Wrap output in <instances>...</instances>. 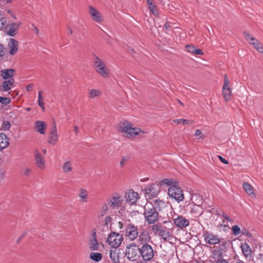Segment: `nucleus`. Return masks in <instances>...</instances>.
Returning <instances> with one entry per match:
<instances>
[{
  "instance_id": "obj_42",
  "label": "nucleus",
  "mask_w": 263,
  "mask_h": 263,
  "mask_svg": "<svg viewBox=\"0 0 263 263\" xmlns=\"http://www.w3.org/2000/svg\"><path fill=\"white\" fill-rule=\"evenodd\" d=\"M6 19L3 14H0V29H3L5 27Z\"/></svg>"
},
{
  "instance_id": "obj_45",
  "label": "nucleus",
  "mask_w": 263,
  "mask_h": 263,
  "mask_svg": "<svg viewBox=\"0 0 263 263\" xmlns=\"http://www.w3.org/2000/svg\"><path fill=\"white\" fill-rule=\"evenodd\" d=\"M31 172V169L30 167H27L24 168L23 174L25 176H28Z\"/></svg>"
},
{
  "instance_id": "obj_44",
  "label": "nucleus",
  "mask_w": 263,
  "mask_h": 263,
  "mask_svg": "<svg viewBox=\"0 0 263 263\" xmlns=\"http://www.w3.org/2000/svg\"><path fill=\"white\" fill-rule=\"evenodd\" d=\"M109 205L107 203H104L103 205L102 206L101 210V215H104L108 210V206Z\"/></svg>"
},
{
  "instance_id": "obj_25",
  "label": "nucleus",
  "mask_w": 263,
  "mask_h": 263,
  "mask_svg": "<svg viewBox=\"0 0 263 263\" xmlns=\"http://www.w3.org/2000/svg\"><path fill=\"white\" fill-rule=\"evenodd\" d=\"M46 124L44 121H37L35 122V130L41 134H45V129L46 128Z\"/></svg>"
},
{
  "instance_id": "obj_37",
  "label": "nucleus",
  "mask_w": 263,
  "mask_h": 263,
  "mask_svg": "<svg viewBox=\"0 0 263 263\" xmlns=\"http://www.w3.org/2000/svg\"><path fill=\"white\" fill-rule=\"evenodd\" d=\"M11 100L9 97H2L0 96V103L3 106H6L10 104Z\"/></svg>"
},
{
  "instance_id": "obj_30",
  "label": "nucleus",
  "mask_w": 263,
  "mask_h": 263,
  "mask_svg": "<svg viewBox=\"0 0 263 263\" xmlns=\"http://www.w3.org/2000/svg\"><path fill=\"white\" fill-rule=\"evenodd\" d=\"M185 48L187 52L199 55L203 54V52L201 50H200V49L196 48L195 46H194L193 45H186Z\"/></svg>"
},
{
  "instance_id": "obj_11",
  "label": "nucleus",
  "mask_w": 263,
  "mask_h": 263,
  "mask_svg": "<svg viewBox=\"0 0 263 263\" xmlns=\"http://www.w3.org/2000/svg\"><path fill=\"white\" fill-rule=\"evenodd\" d=\"M246 40L259 52L263 53V45L255 38L251 36L247 32H244Z\"/></svg>"
},
{
  "instance_id": "obj_24",
  "label": "nucleus",
  "mask_w": 263,
  "mask_h": 263,
  "mask_svg": "<svg viewBox=\"0 0 263 263\" xmlns=\"http://www.w3.org/2000/svg\"><path fill=\"white\" fill-rule=\"evenodd\" d=\"M146 204H150L152 206L156 209V211H161L162 209L164 208L165 206L164 201L160 199H154L151 202L146 203Z\"/></svg>"
},
{
  "instance_id": "obj_31",
  "label": "nucleus",
  "mask_w": 263,
  "mask_h": 263,
  "mask_svg": "<svg viewBox=\"0 0 263 263\" xmlns=\"http://www.w3.org/2000/svg\"><path fill=\"white\" fill-rule=\"evenodd\" d=\"M109 254L110 258L113 262L117 263L119 261V253L116 249L110 250Z\"/></svg>"
},
{
  "instance_id": "obj_19",
  "label": "nucleus",
  "mask_w": 263,
  "mask_h": 263,
  "mask_svg": "<svg viewBox=\"0 0 263 263\" xmlns=\"http://www.w3.org/2000/svg\"><path fill=\"white\" fill-rule=\"evenodd\" d=\"M21 23H12L5 26V31L7 34L11 36H14L16 34Z\"/></svg>"
},
{
  "instance_id": "obj_57",
  "label": "nucleus",
  "mask_w": 263,
  "mask_h": 263,
  "mask_svg": "<svg viewBox=\"0 0 263 263\" xmlns=\"http://www.w3.org/2000/svg\"><path fill=\"white\" fill-rule=\"evenodd\" d=\"M216 263H228V262L225 259H222L217 261Z\"/></svg>"
},
{
  "instance_id": "obj_56",
  "label": "nucleus",
  "mask_w": 263,
  "mask_h": 263,
  "mask_svg": "<svg viewBox=\"0 0 263 263\" xmlns=\"http://www.w3.org/2000/svg\"><path fill=\"white\" fill-rule=\"evenodd\" d=\"M74 131L76 135H78L79 133V127L77 126H74Z\"/></svg>"
},
{
  "instance_id": "obj_63",
  "label": "nucleus",
  "mask_w": 263,
  "mask_h": 263,
  "mask_svg": "<svg viewBox=\"0 0 263 263\" xmlns=\"http://www.w3.org/2000/svg\"><path fill=\"white\" fill-rule=\"evenodd\" d=\"M3 173L2 172L0 171V179L2 178Z\"/></svg>"
},
{
  "instance_id": "obj_10",
  "label": "nucleus",
  "mask_w": 263,
  "mask_h": 263,
  "mask_svg": "<svg viewBox=\"0 0 263 263\" xmlns=\"http://www.w3.org/2000/svg\"><path fill=\"white\" fill-rule=\"evenodd\" d=\"M151 237L149 231L147 229L140 230L139 234L137 237V242L139 244L143 245L151 241Z\"/></svg>"
},
{
  "instance_id": "obj_8",
  "label": "nucleus",
  "mask_w": 263,
  "mask_h": 263,
  "mask_svg": "<svg viewBox=\"0 0 263 263\" xmlns=\"http://www.w3.org/2000/svg\"><path fill=\"white\" fill-rule=\"evenodd\" d=\"M124 199L119 193H115L108 199V204L112 209H118L123 203Z\"/></svg>"
},
{
  "instance_id": "obj_41",
  "label": "nucleus",
  "mask_w": 263,
  "mask_h": 263,
  "mask_svg": "<svg viewBox=\"0 0 263 263\" xmlns=\"http://www.w3.org/2000/svg\"><path fill=\"white\" fill-rule=\"evenodd\" d=\"M112 218L110 216H107L104 220V225L108 229L111 227Z\"/></svg>"
},
{
  "instance_id": "obj_2",
  "label": "nucleus",
  "mask_w": 263,
  "mask_h": 263,
  "mask_svg": "<svg viewBox=\"0 0 263 263\" xmlns=\"http://www.w3.org/2000/svg\"><path fill=\"white\" fill-rule=\"evenodd\" d=\"M93 67L96 71L103 78L109 77L110 71L105 63L98 57L95 55L93 59Z\"/></svg>"
},
{
  "instance_id": "obj_35",
  "label": "nucleus",
  "mask_w": 263,
  "mask_h": 263,
  "mask_svg": "<svg viewBox=\"0 0 263 263\" xmlns=\"http://www.w3.org/2000/svg\"><path fill=\"white\" fill-rule=\"evenodd\" d=\"M90 258L95 261H100L102 258V255L98 252H92L90 254Z\"/></svg>"
},
{
  "instance_id": "obj_40",
  "label": "nucleus",
  "mask_w": 263,
  "mask_h": 263,
  "mask_svg": "<svg viewBox=\"0 0 263 263\" xmlns=\"http://www.w3.org/2000/svg\"><path fill=\"white\" fill-rule=\"evenodd\" d=\"M154 187L153 184L148 185L145 189V194L148 195L151 193H154Z\"/></svg>"
},
{
  "instance_id": "obj_62",
  "label": "nucleus",
  "mask_w": 263,
  "mask_h": 263,
  "mask_svg": "<svg viewBox=\"0 0 263 263\" xmlns=\"http://www.w3.org/2000/svg\"><path fill=\"white\" fill-rule=\"evenodd\" d=\"M222 216L225 219H226V218L228 216L227 215H226L225 214H223Z\"/></svg>"
},
{
  "instance_id": "obj_34",
  "label": "nucleus",
  "mask_w": 263,
  "mask_h": 263,
  "mask_svg": "<svg viewBox=\"0 0 263 263\" xmlns=\"http://www.w3.org/2000/svg\"><path fill=\"white\" fill-rule=\"evenodd\" d=\"M232 233L234 235H238L240 234V233H242V234H245L247 235H249V233H245L243 232V231H241L240 228L237 226V225H234L232 227Z\"/></svg>"
},
{
  "instance_id": "obj_61",
  "label": "nucleus",
  "mask_w": 263,
  "mask_h": 263,
  "mask_svg": "<svg viewBox=\"0 0 263 263\" xmlns=\"http://www.w3.org/2000/svg\"><path fill=\"white\" fill-rule=\"evenodd\" d=\"M7 3H11L12 2V0H6Z\"/></svg>"
},
{
  "instance_id": "obj_39",
  "label": "nucleus",
  "mask_w": 263,
  "mask_h": 263,
  "mask_svg": "<svg viewBox=\"0 0 263 263\" xmlns=\"http://www.w3.org/2000/svg\"><path fill=\"white\" fill-rule=\"evenodd\" d=\"M173 122L174 123L176 124H180L181 123H183L184 124H192L193 122L191 120H187L183 119H175L173 120Z\"/></svg>"
},
{
  "instance_id": "obj_51",
  "label": "nucleus",
  "mask_w": 263,
  "mask_h": 263,
  "mask_svg": "<svg viewBox=\"0 0 263 263\" xmlns=\"http://www.w3.org/2000/svg\"><path fill=\"white\" fill-rule=\"evenodd\" d=\"M4 54L5 51L4 46L0 43V57H2Z\"/></svg>"
},
{
  "instance_id": "obj_5",
  "label": "nucleus",
  "mask_w": 263,
  "mask_h": 263,
  "mask_svg": "<svg viewBox=\"0 0 263 263\" xmlns=\"http://www.w3.org/2000/svg\"><path fill=\"white\" fill-rule=\"evenodd\" d=\"M151 229L155 234L160 236L164 241L170 239L171 234L169 229L161 224L158 223L154 224L151 227Z\"/></svg>"
},
{
  "instance_id": "obj_33",
  "label": "nucleus",
  "mask_w": 263,
  "mask_h": 263,
  "mask_svg": "<svg viewBox=\"0 0 263 263\" xmlns=\"http://www.w3.org/2000/svg\"><path fill=\"white\" fill-rule=\"evenodd\" d=\"M89 249L91 250H97L99 248V243L97 239L94 237L89 242Z\"/></svg>"
},
{
  "instance_id": "obj_59",
  "label": "nucleus",
  "mask_w": 263,
  "mask_h": 263,
  "mask_svg": "<svg viewBox=\"0 0 263 263\" xmlns=\"http://www.w3.org/2000/svg\"><path fill=\"white\" fill-rule=\"evenodd\" d=\"M42 152L44 155H46L47 154V150L45 148H44L42 150Z\"/></svg>"
},
{
  "instance_id": "obj_36",
  "label": "nucleus",
  "mask_w": 263,
  "mask_h": 263,
  "mask_svg": "<svg viewBox=\"0 0 263 263\" xmlns=\"http://www.w3.org/2000/svg\"><path fill=\"white\" fill-rule=\"evenodd\" d=\"M101 93V91L99 89H92L89 91V96L90 98H93L100 96Z\"/></svg>"
},
{
  "instance_id": "obj_21",
  "label": "nucleus",
  "mask_w": 263,
  "mask_h": 263,
  "mask_svg": "<svg viewBox=\"0 0 263 263\" xmlns=\"http://www.w3.org/2000/svg\"><path fill=\"white\" fill-rule=\"evenodd\" d=\"M14 79L4 80L0 85V90L2 92H8L14 87Z\"/></svg>"
},
{
  "instance_id": "obj_6",
  "label": "nucleus",
  "mask_w": 263,
  "mask_h": 263,
  "mask_svg": "<svg viewBox=\"0 0 263 263\" xmlns=\"http://www.w3.org/2000/svg\"><path fill=\"white\" fill-rule=\"evenodd\" d=\"M140 256L145 261L151 260L154 256L153 247L148 243H145L140 247Z\"/></svg>"
},
{
  "instance_id": "obj_9",
  "label": "nucleus",
  "mask_w": 263,
  "mask_h": 263,
  "mask_svg": "<svg viewBox=\"0 0 263 263\" xmlns=\"http://www.w3.org/2000/svg\"><path fill=\"white\" fill-rule=\"evenodd\" d=\"M123 240V236L121 234L112 232L108 236L107 242L113 248L117 249L121 244Z\"/></svg>"
},
{
  "instance_id": "obj_3",
  "label": "nucleus",
  "mask_w": 263,
  "mask_h": 263,
  "mask_svg": "<svg viewBox=\"0 0 263 263\" xmlns=\"http://www.w3.org/2000/svg\"><path fill=\"white\" fill-rule=\"evenodd\" d=\"M144 217L148 224H153L158 219V213L152 205L146 204L144 206Z\"/></svg>"
},
{
  "instance_id": "obj_32",
  "label": "nucleus",
  "mask_w": 263,
  "mask_h": 263,
  "mask_svg": "<svg viewBox=\"0 0 263 263\" xmlns=\"http://www.w3.org/2000/svg\"><path fill=\"white\" fill-rule=\"evenodd\" d=\"M241 248L242 252L246 257H249L251 255V249L247 243H242Z\"/></svg>"
},
{
  "instance_id": "obj_7",
  "label": "nucleus",
  "mask_w": 263,
  "mask_h": 263,
  "mask_svg": "<svg viewBox=\"0 0 263 263\" xmlns=\"http://www.w3.org/2000/svg\"><path fill=\"white\" fill-rule=\"evenodd\" d=\"M168 195L170 198L174 199L178 202L184 199L182 191L176 185H172L168 189Z\"/></svg>"
},
{
  "instance_id": "obj_27",
  "label": "nucleus",
  "mask_w": 263,
  "mask_h": 263,
  "mask_svg": "<svg viewBox=\"0 0 263 263\" xmlns=\"http://www.w3.org/2000/svg\"><path fill=\"white\" fill-rule=\"evenodd\" d=\"M62 168L63 171L65 174H68L70 173L73 169V163L71 160H66L65 161L62 166Z\"/></svg>"
},
{
  "instance_id": "obj_20",
  "label": "nucleus",
  "mask_w": 263,
  "mask_h": 263,
  "mask_svg": "<svg viewBox=\"0 0 263 263\" xmlns=\"http://www.w3.org/2000/svg\"><path fill=\"white\" fill-rule=\"evenodd\" d=\"M138 231L137 227L134 225H129L126 229V235L132 240H135L138 237Z\"/></svg>"
},
{
  "instance_id": "obj_53",
  "label": "nucleus",
  "mask_w": 263,
  "mask_h": 263,
  "mask_svg": "<svg viewBox=\"0 0 263 263\" xmlns=\"http://www.w3.org/2000/svg\"><path fill=\"white\" fill-rule=\"evenodd\" d=\"M33 85L32 84H28V85H27L26 86V90H27V91H31V90L32 89V87H33Z\"/></svg>"
},
{
  "instance_id": "obj_52",
  "label": "nucleus",
  "mask_w": 263,
  "mask_h": 263,
  "mask_svg": "<svg viewBox=\"0 0 263 263\" xmlns=\"http://www.w3.org/2000/svg\"><path fill=\"white\" fill-rule=\"evenodd\" d=\"M218 158H219V160H220V161L221 162H222L223 163L226 164H228V161H227L226 159L223 158L222 157H221L220 156H218Z\"/></svg>"
},
{
  "instance_id": "obj_48",
  "label": "nucleus",
  "mask_w": 263,
  "mask_h": 263,
  "mask_svg": "<svg viewBox=\"0 0 263 263\" xmlns=\"http://www.w3.org/2000/svg\"><path fill=\"white\" fill-rule=\"evenodd\" d=\"M128 157L127 156H124L122 158L121 161H120V166L121 167H123L125 164V163L128 160Z\"/></svg>"
},
{
  "instance_id": "obj_13",
  "label": "nucleus",
  "mask_w": 263,
  "mask_h": 263,
  "mask_svg": "<svg viewBox=\"0 0 263 263\" xmlns=\"http://www.w3.org/2000/svg\"><path fill=\"white\" fill-rule=\"evenodd\" d=\"M232 90L229 86V81L226 75L224 77V83L222 86V95L226 101L231 100Z\"/></svg>"
},
{
  "instance_id": "obj_14",
  "label": "nucleus",
  "mask_w": 263,
  "mask_h": 263,
  "mask_svg": "<svg viewBox=\"0 0 263 263\" xmlns=\"http://www.w3.org/2000/svg\"><path fill=\"white\" fill-rule=\"evenodd\" d=\"M205 241L211 245L219 244L221 241V238L218 236L209 232H205L203 234Z\"/></svg>"
},
{
  "instance_id": "obj_49",
  "label": "nucleus",
  "mask_w": 263,
  "mask_h": 263,
  "mask_svg": "<svg viewBox=\"0 0 263 263\" xmlns=\"http://www.w3.org/2000/svg\"><path fill=\"white\" fill-rule=\"evenodd\" d=\"M3 128L5 130H8L10 128V124L8 121H4L3 123Z\"/></svg>"
},
{
  "instance_id": "obj_54",
  "label": "nucleus",
  "mask_w": 263,
  "mask_h": 263,
  "mask_svg": "<svg viewBox=\"0 0 263 263\" xmlns=\"http://www.w3.org/2000/svg\"><path fill=\"white\" fill-rule=\"evenodd\" d=\"M42 91L41 90L38 93V100H43V97L42 96Z\"/></svg>"
},
{
  "instance_id": "obj_1",
  "label": "nucleus",
  "mask_w": 263,
  "mask_h": 263,
  "mask_svg": "<svg viewBox=\"0 0 263 263\" xmlns=\"http://www.w3.org/2000/svg\"><path fill=\"white\" fill-rule=\"evenodd\" d=\"M119 130L125 133L128 137H134L144 134V131L140 128L133 127L132 123L127 121H124L120 123Z\"/></svg>"
},
{
  "instance_id": "obj_17",
  "label": "nucleus",
  "mask_w": 263,
  "mask_h": 263,
  "mask_svg": "<svg viewBox=\"0 0 263 263\" xmlns=\"http://www.w3.org/2000/svg\"><path fill=\"white\" fill-rule=\"evenodd\" d=\"M58 135L57 133V130L56 128V125L55 123L53 124V127L51 130L50 132L47 142L49 144L54 145L58 142Z\"/></svg>"
},
{
  "instance_id": "obj_38",
  "label": "nucleus",
  "mask_w": 263,
  "mask_h": 263,
  "mask_svg": "<svg viewBox=\"0 0 263 263\" xmlns=\"http://www.w3.org/2000/svg\"><path fill=\"white\" fill-rule=\"evenodd\" d=\"M176 182L171 179H164L160 182V185H175Z\"/></svg>"
},
{
  "instance_id": "obj_46",
  "label": "nucleus",
  "mask_w": 263,
  "mask_h": 263,
  "mask_svg": "<svg viewBox=\"0 0 263 263\" xmlns=\"http://www.w3.org/2000/svg\"><path fill=\"white\" fill-rule=\"evenodd\" d=\"M164 30H165L167 33H168V32L171 29V24L170 23H165L164 26Z\"/></svg>"
},
{
  "instance_id": "obj_47",
  "label": "nucleus",
  "mask_w": 263,
  "mask_h": 263,
  "mask_svg": "<svg viewBox=\"0 0 263 263\" xmlns=\"http://www.w3.org/2000/svg\"><path fill=\"white\" fill-rule=\"evenodd\" d=\"M202 134L201 133V132L198 129V130H196L195 133V136L198 139H200L201 138H202Z\"/></svg>"
},
{
  "instance_id": "obj_55",
  "label": "nucleus",
  "mask_w": 263,
  "mask_h": 263,
  "mask_svg": "<svg viewBox=\"0 0 263 263\" xmlns=\"http://www.w3.org/2000/svg\"><path fill=\"white\" fill-rule=\"evenodd\" d=\"M32 26L33 27V31L36 34H39V30L38 28L33 24L32 25Z\"/></svg>"
},
{
  "instance_id": "obj_12",
  "label": "nucleus",
  "mask_w": 263,
  "mask_h": 263,
  "mask_svg": "<svg viewBox=\"0 0 263 263\" xmlns=\"http://www.w3.org/2000/svg\"><path fill=\"white\" fill-rule=\"evenodd\" d=\"M35 164L40 170H44L46 167V159L38 151L36 150L34 154Z\"/></svg>"
},
{
  "instance_id": "obj_58",
  "label": "nucleus",
  "mask_w": 263,
  "mask_h": 263,
  "mask_svg": "<svg viewBox=\"0 0 263 263\" xmlns=\"http://www.w3.org/2000/svg\"><path fill=\"white\" fill-rule=\"evenodd\" d=\"M24 236V234H23L22 236H21L20 237H19L17 239V243H19L20 241L21 240L22 238H23V237Z\"/></svg>"
},
{
  "instance_id": "obj_16",
  "label": "nucleus",
  "mask_w": 263,
  "mask_h": 263,
  "mask_svg": "<svg viewBox=\"0 0 263 263\" xmlns=\"http://www.w3.org/2000/svg\"><path fill=\"white\" fill-rule=\"evenodd\" d=\"M125 198L127 203L130 204H134L137 202L139 197L138 193L134 192L133 190H130L125 193Z\"/></svg>"
},
{
  "instance_id": "obj_50",
  "label": "nucleus",
  "mask_w": 263,
  "mask_h": 263,
  "mask_svg": "<svg viewBox=\"0 0 263 263\" xmlns=\"http://www.w3.org/2000/svg\"><path fill=\"white\" fill-rule=\"evenodd\" d=\"M38 105L40 107H41L43 110H45V106L43 100H37Z\"/></svg>"
},
{
  "instance_id": "obj_23",
  "label": "nucleus",
  "mask_w": 263,
  "mask_h": 263,
  "mask_svg": "<svg viewBox=\"0 0 263 263\" xmlns=\"http://www.w3.org/2000/svg\"><path fill=\"white\" fill-rule=\"evenodd\" d=\"M1 77L4 80H7L11 79H13L14 74V70L13 69H4L1 71Z\"/></svg>"
},
{
  "instance_id": "obj_22",
  "label": "nucleus",
  "mask_w": 263,
  "mask_h": 263,
  "mask_svg": "<svg viewBox=\"0 0 263 263\" xmlns=\"http://www.w3.org/2000/svg\"><path fill=\"white\" fill-rule=\"evenodd\" d=\"M18 42L14 39H10L8 46L9 49V53L11 55H14L17 51L18 50Z\"/></svg>"
},
{
  "instance_id": "obj_15",
  "label": "nucleus",
  "mask_w": 263,
  "mask_h": 263,
  "mask_svg": "<svg viewBox=\"0 0 263 263\" xmlns=\"http://www.w3.org/2000/svg\"><path fill=\"white\" fill-rule=\"evenodd\" d=\"M174 223L177 227L183 229L189 226L190 222L185 217L177 215V217L174 218Z\"/></svg>"
},
{
  "instance_id": "obj_26",
  "label": "nucleus",
  "mask_w": 263,
  "mask_h": 263,
  "mask_svg": "<svg viewBox=\"0 0 263 263\" xmlns=\"http://www.w3.org/2000/svg\"><path fill=\"white\" fill-rule=\"evenodd\" d=\"M9 144V140L4 134H0V151L8 147Z\"/></svg>"
},
{
  "instance_id": "obj_43",
  "label": "nucleus",
  "mask_w": 263,
  "mask_h": 263,
  "mask_svg": "<svg viewBox=\"0 0 263 263\" xmlns=\"http://www.w3.org/2000/svg\"><path fill=\"white\" fill-rule=\"evenodd\" d=\"M148 8L150 9V10L152 12V13L154 15H157L158 12L156 9L155 6L153 4V3H149V5H148Z\"/></svg>"
},
{
  "instance_id": "obj_60",
  "label": "nucleus",
  "mask_w": 263,
  "mask_h": 263,
  "mask_svg": "<svg viewBox=\"0 0 263 263\" xmlns=\"http://www.w3.org/2000/svg\"><path fill=\"white\" fill-rule=\"evenodd\" d=\"M193 263H204V262L202 260H200V261L195 260V261H194L193 262Z\"/></svg>"
},
{
  "instance_id": "obj_29",
  "label": "nucleus",
  "mask_w": 263,
  "mask_h": 263,
  "mask_svg": "<svg viewBox=\"0 0 263 263\" xmlns=\"http://www.w3.org/2000/svg\"><path fill=\"white\" fill-rule=\"evenodd\" d=\"M81 201L84 202H87L88 198V191L84 188H81L79 191V195Z\"/></svg>"
},
{
  "instance_id": "obj_18",
  "label": "nucleus",
  "mask_w": 263,
  "mask_h": 263,
  "mask_svg": "<svg viewBox=\"0 0 263 263\" xmlns=\"http://www.w3.org/2000/svg\"><path fill=\"white\" fill-rule=\"evenodd\" d=\"M88 13L92 20L96 22L100 23L103 21V17L101 13L92 6H89Z\"/></svg>"
},
{
  "instance_id": "obj_28",
  "label": "nucleus",
  "mask_w": 263,
  "mask_h": 263,
  "mask_svg": "<svg viewBox=\"0 0 263 263\" xmlns=\"http://www.w3.org/2000/svg\"><path fill=\"white\" fill-rule=\"evenodd\" d=\"M243 188L247 193L252 198L255 197V194L254 191L253 187L248 182H244L243 183Z\"/></svg>"
},
{
  "instance_id": "obj_64",
  "label": "nucleus",
  "mask_w": 263,
  "mask_h": 263,
  "mask_svg": "<svg viewBox=\"0 0 263 263\" xmlns=\"http://www.w3.org/2000/svg\"><path fill=\"white\" fill-rule=\"evenodd\" d=\"M226 220L230 221H232L228 216L227 217Z\"/></svg>"
},
{
  "instance_id": "obj_4",
  "label": "nucleus",
  "mask_w": 263,
  "mask_h": 263,
  "mask_svg": "<svg viewBox=\"0 0 263 263\" xmlns=\"http://www.w3.org/2000/svg\"><path fill=\"white\" fill-rule=\"evenodd\" d=\"M125 257L130 261H136L140 257V247L135 243L127 246L125 251Z\"/></svg>"
}]
</instances>
